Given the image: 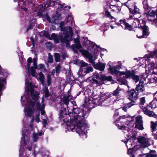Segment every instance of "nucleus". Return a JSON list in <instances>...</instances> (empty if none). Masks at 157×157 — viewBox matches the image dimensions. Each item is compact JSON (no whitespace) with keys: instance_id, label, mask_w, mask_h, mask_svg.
Returning <instances> with one entry per match:
<instances>
[{"instance_id":"a19ab883","label":"nucleus","mask_w":157,"mask_h":157,"mask_svg":"<svg viewBox=\"0 0 157 157\" xmlns=\"http://www.w3.org/2000/svg\"><path fill=\"white\" fill-rule=\"evenodd\" d=\"M137 150V149L135 148V147H134L133 148L129 149L128 150L127 153L128 154H132V153L135 152Z\"/></svg>"},{"instance_id":"6e6552de","label":"nucleus","mask_w":157,"mask_h":157,"mask_svg":"<svg viewBox=\"0 0 157 157\" xmlns=\"http://www.w3.org/2000/svg\"><path fill=\"white\" fill-rule=\"evenodd\" d=\"M74 42L75 44H73L71 46V47L73 50L75 52H77L78 50L82 48V45L80 43V41L79 38H74Z\"/></svg>"},{"instance_id":"4468645a","label":"nucleus","mask_w":157,"mask_h":157,"mask_svg":"<svg viewBox=\"0 0 157 157\" xmlns=\"http://www.w3.org/2000/svg\"><path fill=\"white\" fill-rule=\"evenodd\" d=\"M157 54V49L151 52L148 55H145L144 57V59L147 62V63H148V62H150V58H153Z\"/></svg>"},{"instance_id":"052dcab7","label":"nucleus","mask_w":157,"mask_h":157,"mask_svg":"<svg viewBox=\"0 0 157 157\" xmlns=\"http://www.w3.org/2000/svg\"><path fill=\"white\" fill-rule=\"evenodd\" d=\"M28 3L29 6V7H32L34 6V4L33 3V1L32 0H29L28 1Z\"/></svg>"},{"instance_id":"4be33fe9","label":"nucleus","mask_w":157,"mask_h":157,"mask_svg":"<svg viewBox=\"0 0 157 157\" xmlns=\"http://www.w3.org/2000/svg\"><path fill=\"white\" fill-rule=\"evenodd\" d=\"M110 62H109L108 65H109V68L108 69V71L111 72L112 75L116 74L117 75H118V71L116 70L115 67H112L110 64H109Z\"/></svg>"},{"instance_id":"aec40b11","label":"nucleus","mask_w":157,"mask_h":157,"mask_svg":"<svg viewBox=\"0 0 157 157\" xmlns=\"http://www.w3.org/2000/svg\"><path fill=\"white\" fill-rule=\"evenodd\" d=\"M55 5L56 2L54 0H47L46 4H44V6L47 8L50 6L54 7Z\"/></svg>"},{"instance_id":"412c9836","label":"nucleus","mask_w":157,"mask_h":157,"mask_svg":"<svg viewBox=\"0 0 157 157\" xmlns=\"http://www.w3.org/2000/svg\"><path fill=\"white\" fill-rule=\"evenodd\" d=\"M135 72L134 70H126V73L125 74V78H132V77L135 74Z\"/></svg>"},{"instance_id":"0e129e2a","label":"nucleus","mask_w":157,"mask_h":157,"mask_svg":"<svg viewBox=\"0 0 157 157\" xmlns=\"http://www.w3.org/2000/svg\"><path fill=\"white\" fill-rule=\"evenodd\" d=\"M157 80V77L156 78V77H154V78H151L150 82L151 83L154 82H156Z\"/></svg>"},{"instance_id":"6ab92c4d","label":"nucleus","mask_w":157,"mask_h":157,"mask_svg":"<svg viewBox=\"0 0 157 157\" xmlns=\"http://www.w3.org/2000/svg\"><path fill=\"white\" fill-rule=\"evenodd\" d=\"M121 88L118 86L117 88L114 91H113L112 94L109 95V97L113 96H115L116 97L119 96L120 91H121Z\"/></svg>"},{"instance_id":"72a5a7b5","label":"nucleus","mask_w":157,"mask_h":157,"mask_svg":"<svg viewBox=\"0 0 157 157\" xmlns=\"http://www.w3.org/2000/svg\"><path fill=\"white\" fill-rule=\"evenodd\" d=\"M36 102L35 101H33L31 100H30L29 102V107L28 108H31L34 109V107Z\"/></svg>"},{"instance_id":"a878e982","label":"nucleus","mask_w":157,"mask_h":157,"mask_svg":"<svg viewBox=\"0 0 157 157\" xmlns=\"http://www.w3.org/2000/svg\"><path fill=\"white\" fill-rule=\"evenodd\" d=\"M80 52H81L83 56L87 58L91 55L88 51L84 49L80 50Z\"/></svg>"},{"instance_id":"473e14b6","label":"nucleus","mask_w":157,"mask_h":157,"mask_svg":"<svg viewBox=\"0 0 157 157\" xmlns=\"http://www.w3.org/2000/svg\"><path fill=\"white\" fill-rule=\"evenodd\" d=\"M44 92L45 93V97L46 98H48L50 96L48 87L46 85L44 88Z\"/></svg>"},{"instance_id":"ea45409f","label":"nucleus","mask_w":157,"mask_h":157,"mask_svg":"<svg viewBox=\"0 0 157 157\" xmlns=\"http://www.w3.org/2000/svg\"><path fill=\"white\" fill-rule=\"evenodd\" d=\"M55 70L56 73L59 75L61 70V66L59 64H57V66L55 67Z\"/></svg>"},{"instance_id":"1a4fd4ad","label":"nucleus","mask_w":157,"mask_h":157,"mask_svg":"<svg viewBox=\"0 0 157 157\" xmlns=\"http://www.w3.org/2000/svg\"><path fill=\"white\" fill-rule=\"evenodd\" d=\"M26 91L27 93L30 92L31 94L32 98L34 101L37 102L39 94H34V89L31 87L30 89L28 88L26 89Z\"/></svg>"},{"instance_id":"49530a36","label":"nucleus","mask_w":157,"mask_h":157,"mask_svg":"<svg viewBox=\"0 0 157 157\" xmlns=\"http://www.w3.org/2000/svg\"><path fill=\"white\" fill-rule=\"evenodd\" d=\"M42 17L46 18L47 20L49 22H51V21L50 18L48 15V13H46V14H44L43 16Z\"/></svg>"},{"instance_id":"c9c22d12","label":"nucleus","mask_w":157,"mask_h":157,"mask_svg":"<svg viewBox=\"0 0 157 157\" xmlns=\"http://www.w3.org/2000/svg\"><path fill=\"white\" fill-rule=\"evenodd\" d=\"M128 94L129 96L131 98H133L135 97V96H134V94L135 93V90L134 89H132V90H130V91H128Z\"/></svg>"},{"instance_id":"13d9d810","label":"nucleus","mask_w":157,"mask_h":157,"mask_svg":"<svg viewBox=\"0 0 157 157\" xmlns=\"http://www.w3.org/2000/svg\"><path fill=\"white\" fill-rule=\"evenodd\" d=\"M145 102V98L142 97L140 98V103L141 105H143Z\"/></svg>"},{"instance_id":"20e7f679","label":"nucleus","mask_w":157,"mask_h":157,"mask_svg":"<svg viewBox=\"0 0 157 157\" xmlns=\"http://www.w3.org/2000/svg\"><path fill=\"white\" fill-rule=\"evenodd\" d=\"M69 34L64 35V36L62 35L58 36L57 34L55 33H52V37L54 39L55 44H57L59 43V40H60L62 44L66 43V46L69 47L70 44L69 43L68 38H69Z\"/></svg>"},{"instance_id":"5fc2aeb1","label":"nucleus","mask_w":157,"mask_h":157,"mask_svg":"<svg viewBox=\"0 0 157 157\" xmlns=\"http://www.w3.org/2000/svg\"><path fill=\"white\" fill-rule=\"evenodd\" d=\"M40 113H37L36 114L35 120L37 122H39L40 121Z\"/></svg>"},{"instance_id":"79ce46f5","label":"nucleus","mask_w":157,"mask_h":157,"mask_svg":"<svg viewBox=\"0 0 157 157\" xmlns=\"http://www.w3.org/2000/svg\"><path fill=\"white\" fill-rule=\"evenodd\" d=\"M45 106V104L43 103L42 104V107L41 108V109L40 110L41 111V115H44L45 113V112L44 110V108Z\"/></svg>"},{"instance_id":"f257e3e1","label":"nucleus","mask_w":157,"mask_h":157,"mask_svg":"<svg viewBox=\"0 0 157 157\" xmlns=\"http://www.w3.org/2000/svg\"><path fill=\"white\" fill-rule=\"evenodd\" d=\"M102 98L100 97L98 99L93 98L91 102H90L91 100L89 98H86L85 103L81 106V108L70 109V112L71 113V114L73 115V113H74V115L72 116V119L76 122V132L80 135H85L86 138L87 136V130L89 127L86 122L85 118L86 116L87 117L90 112V110L88 108L89 105H90V104L92 102L94 105H102V102L106 100V98L103 99Z\"/></svg>"},{"instance_id":"c85d7f7f","label":"nucleus","mask_w":157,"mask_h":157,"mask_svg":"<svg viewBox=\"0 0 157 157\" xmlns=\"http://www.w3.org/2000/svg\"><path fill=\"white\" fill-rule=\"evenodd\" d=\"M90 41L88 40L87 37H83V40L82 42V44L83 46H88L90 44Z\"/></svg>"},{"instance_id":"cd10ccee","label":"nucleus","mask_w":157,"mask_h":157,"mask_svg":"<svg viewBox=\"0 0 157 157\" xmlns=\"http://www.w3.org/2000/svg\"><path fill=\"white\" fill-rule=\"evenodd\" d=\"M70 97L69 96H64L62 99V101L63 103L66 105H67L68 104L69 101V98Z\"/></svg>"},{"instance_id":"5701e85b","label":"nucleus","mask_w":157,"mask_h":157,"mask_svg":"<svg viewBox=\"0 0 157 157\" xmlns=\"http://www.w3.org/2000/svg\"><path fill=\"white\" fill-rule=\"evenodd\" d=\"M40 36H44L46 38H48L50 40H52L54 39L52 38V35L51 34V37L50 36L49 34L47 31H46L45 30H44L43 31H41L40 33Z\"/></svg>"},{"instance_id":"09e8293b","label":"nucleus","mask_w":157,"mask_h":157,"mask_svg":"<svg viewBox=\"0 0 157 157\" xmlns=\"http://www.w3.org/2000/svg\"><path fill=\"white\" fill-rule=\"evenodd\" d=\"M38 139V135L37 134L34 133H33V139L34 142H36Z\"/></svg>"},{"instance_id":"680f3d73","label":"nucleus","mask_w":157,"mask_h":157,"mask_svg":"<svg viewBox=\"0 0 157 157\" xmlns=\"http://www.w3.org/2000/svg\"><path fill=\"white\" fill-rule=\"evenodd\" d=\"M22 136L23 137L22 140H23L24 144L26 145L27 143V140H26V139L25 138V136H26L25 134L23 133Z\"/></svg>"},{"instance_id":"774afa93","label":"nucleus","mask_w":157,"mask_h":157,"mask_svg":"<svg viewBox=\"0 0 157 157\" xmlns=\"http://www.w3.org/2000/svg\"><path fill=\"white\" fill-rule=\"evenodd\" d=\"M156 155L153 154H147L146 156V157H156Z\"/></svg>"},{"instance_id":"58836bf2","label":"nucleus","mask_w":157,"mask_h":157,"mask_svg":"<svg viewBox=\"0 0 157 157\" xmlns=\"http://www.w3.org/2000/svg\"><path fill=\"white\" fill-rule=\"evenodd\" d=\"M140 78V77L139 76L134 74L131 79L134 81L136 83H137L139 81Z\"/></svg>"},{"instance_id":"f3484780","label":"nucleus","mask_w":157,"mask_h":157,"mask_svg":"<svg viewBox=\"0 0 157 157\" xmlns=\"http://www.w3.org/2000/svg\"><path fill=\"white\" fill-rule=\"evenodd\" d=\"M104 11L105 12V15L106 17L109 18L111 20L114 19V20H113L112 21H115L116 19L114 18V17H113V16L111 15L110 13L108 11V8L107 7L105 8L104 10Z\"/></svg>"},{"instance_id":"b1692460","label":"nucleus","mask_w":157,"mask_h":157,"mask_svg":"<svg viewBox=\"0 0 157 157\" xmlns=\"http://www.w3.org/2000/svg\"><path fill=\"white\" fill-rule=\"evenodd\" d=\"M143 110L144 114L150 117H153V113H154L152 111H150V110H148L147 107H144V108L143 109Z\"/></svg>"},{"instance_id":"f03ea898","label":"nucleus","mask_w":157,"mask_h":157,"mask_svg":"<svg viewBox=\"0 0 157 157\" xmlns=\"http://www.w3.org/2000/svg\"><path fill=\"white\" fill-rule=\"evenodd\" d=\"M70 111V109L68 110L66 108L60 110L59 114V118L61 122H66L67 126L70 127L72 131H76V122L72 119V116H71V113Z\"/></svg>"},{"instance_id":"9b49d317","label":"nucleus","mask_w":157,"mask_h":157,"mask_svg":"<svg viewBox=\"0 0 157 157\" xmlns=\"http://www.w3.org/2000/svg\"><path fill=\"white\" fill-rule=\"evenodd\" d=\"M151 131L152 132V135L154 137L155 139L157 140V134L156 133H154V132H155L157 130L156 127L157 126V121L154 122V121H151Z\"/></svg>"},{"instance_id":"39448f33","label":"nucleus","mask_w":157,"mask_h":157,"mask_svg":"<svg viewBox=\"0 0 157 157\" xmlns=\"http://www.w3.org/2000/svg\"><path fill=\"white\" fill-rule=\"evenodd\" d=\"M143 3L145 13L147 14V15H148L149 16L154 17L155 16H156V14H157V10L155 11L152 10L150 12V11L151 9L148 5V4H147V1H143Z\"/></svg>"},{"instance_id":"2eb2a0df","label":"nucleus","mask_w":157,"mask_h":157,"mask_svg":"<svg viewBox=\"0 0 157 157\" xmlns=\"http://www.w3.org/2000/svg\"><path fill=\"white\" fill-rule=\"evenodd\" d=\"M119 21L120 22V24H123L125 26L124 28V29L128 30L129 31L133 30L132 26L127 22L124 19V20H120Z\"/></svg>"},{"instance_id":"bb28decb","label":"nucleus","mask_w":157,"mask_h":157,"mask_svg":"<svg viewBox=\"0 0 157 157\" xmlns=\"http://www.w3.org/2000/svg\"><path fill=\"white\" fill-rule=\"evenodd\" d=\"M157 101V98H155L151 102H150L149 103V105H147L146 107H147V109L148 110H150V108H151V109H152L153 105L154 103H155V101Z\"/></svg>"},{"instance_id":"c756f323","label":"nucleus","mask_w":157,"mask_h":157,"mask_svg":"<svg viewBox=\"0 0 157 157\" xmlns=\"http://www.w3.org/2000/svg\"><path fill=\"white\" fill-rule=\"evenodd\" d=\"M131 101V102L128 103H127L125 104L124 105L128 109L130 108L132 106L134 105V104L133 103H134L135 101L133 100V99L130 98H128Z\"/></svg>"},{"instance_id":"f704fd0d","label":"nucleus","mask_w":157,"mask_h":157,"mask_svg":"<svg viewBox=\"0 0 157 157\" xmlns=\"http://www.w3.org/2000/svg\"><path fill=\"white\" fill-rule=\"evenodd\" d=\"M93 71V69L91 67H88L85 68L84 69V71L86 74L89 73L90 72H92Z\"/></svg>"},{"instance_id":"6e6d98bb","label":"nucleus","mask_w":157,"mask_h":157,"mask_svg":"<svg viewBox=\"0 0 157 157\" xmlns=\"http://www.w3.org/2000/svg\"><path fill=\"white\" fill-rule=\"evenodd\" d=\"M40 80L45 79L44 76L42 72H40L39 74Z\"/></svg>"},{"instance_id":"423d86ee","label":"nucleus","mask_w":157,"mask_h":157,"mask_svg":"<svg viewBox=\"0 0 157 157\" xmlns=\"http://www.w3.org/2000/svg\"><path fill=\"white\" fill-rule=\"evenodd\" d=\"M64 22L61 21L59 24V27L61 30L63 32V34H69L70 36H73V33L72 28L70 26L63 27Z\"/></svg>"},{"instance_id":"f8f14e48","label":"nucleus","mask_w":157,"mask_h":157,"mask_svg":"<svg viewBox=\"0 0 157 157\" xmlns=\"http://www.w3.org/2000/svg\"><path fill=\"white\" fill-rule=\"evenodd\" d=\"M145 64L146 66L147 65L148 69L150 72H151V73L152 74H155L157 75V72H155L154 71V69L155 68L156 69L157 67L156 66L155 67V64L153 62H150L148 65L147 63H146V62Z\"/></svg>"},{"instance_id":"7ed1b4c3","label":"nucleus","mask_w":157,"mask_h":157,"mask_svg":"<svg viewBox=\"0 0 157 157\" xmlns=\"http://www.w3.org/2000/svg\"><path fill=\"white\" fill-rule=\"evenodd\" d=\"M138 27L140 28L142 32V35L139 36L136 35L137 37L139 39L147 38L149 36V33L148 32L149 28L146 25V22L143 19L141 20H138Z\"/></svg>"},{"instance_id":"864d4df0","label":"nucleus","mask_w":157,"mask_h":157,"mask_svg":"<svg viewBox=\"0 0 157 157\" xmlns=\"http://www.w3.org/2000/svg\"><path fill=\"white\" fill-rule=\"evenodd\" d=\"M81 67H83L87 66L88 65V64L84 62L83 60L81 61L80 62Z\"/></svg>"},{"instance_id":"9d476101","label":"nucleus","mask_w":157,"mask_h":157,"mask_svg":"<svg viewBox=\"0 0 157 157\" xmlns=\"http://www.w3.org/2000/svg\"><path fill=\"white\" fill-rule=\"evenodd\" d=\"M137 140L139 143L143 144L144 146H147L149 142L148 139L144 136H139Z\"/></svg>"},{"instance_id":"c03bdc74","label":"nucleus","mask_w":157,"mask_h":157,"mask_svg":"<svg viewBox=\"0 0 157 157\" xmlns=\"http://www.w3.org/2000/svg\"><path fill=\"white\" fill-rule=\"evenodd\" d=\"M30 73L32 76H35L36 71L35 68L33 66H32L30 68Z\"/></svg>"},{"instance_id":"4c0bfd02","label":"nucleus","mask_w":157,"mask_h":157,"mask_svg":"<svg viewBox=\"0 0 157 157\" xmlns=\"http://www.w3.org/2000/svg\"><path fill=\"white\" fill-rule=\"evenodd\" d=\"M54 56L56 62H58L60 61V55L58 53H54Z\"/></svg>"},{"instance_id":"de8ad7c7","label":"nucleus","mask_w":157,"mask_h":157,"mask_svg":"<svg viewBox=\"0 0 157 157\" xmlns=\"http://www.w3.org/2000/svg\"><path fill=\"white\" fill-rule=\"evenodd\" d=\"M34 26V23H30L27 28L26 32H28L29 30L32 29Z\"/></svg>"},{"instance_id":"37998d69","label":"nucleus","mask_w":157,"mask_h":157,"mask_svg":"<svg viewBox=\"0 0 157 157\" xmlns=\"http://www.w3.org/2000/svg\"><path fill=\"white\" fill-rule=\"evenodd\" d=\"M93 58V57L91 54L87 58L89 59L90 63H91L92 64L93 66L94 67V66L96 64L95 62L94 61Z\"/></svg>"},{"instance_id":"4d7b16f0","label":"nucleus","mask_w":157,"mask_h":157,"mask_svg":"<svg viewBox=\"0 0 157 157\" xmlns=\"http://www.w3.org/2000/svg\"><path fill=\"white\" fill-rule=\"evenodd\" d=\"M53 61V58L52 56H49L48 57V62L49 63H52Z\"/></svg>"},{"instance_id":"2f4dec72","label":"nucleus","mask_w":157,"mask_h":157,"mask_svg":"<svg viewBox=\"0 0 157 157\" xmlns=\"http://www.w3.org/2000/svg\"><path fill=\"white\" fill-rule=\"evenodd\" d=\"M26 0H14V2H17L18 6L21 5L25 6L26 4Z\"/></svg>"},{"instance_id":"ddd939ff","label":"nucleus","mask_w":157,"mask_h":157,"mask_svg":"<svg viewBox=\"0 0 157 157\" xmlns=\"http://www.w3.org/2000/svg\"><path fill=\"white\" fill-rule=\"evenodd\" d=\"M144 81L140 79L139 81V84L137 85L135 88V90L137 91V92H138L139 90L141 92H143L144 90Z\"/></svg>"},{"instance_id":"3c124183","label":"nucleus","mask_w":157,"mask_h":157,"mask_svg":"<svg viewBox=\"0 0 157 157\" xmlns=\"http://www.w3.org/2000/svg\"><path fill=\"white\" fill-rule=\"evenodd\" d=\"M45 66L44 64H41L39 65L38 66V69L41 70L42 69H44V70L46 71V69L45 68Z\"/></svg>"},{"instance_id":"603ef678","label":"nucleus","mask_w":157,"mask_h":157,"mask_svg":"<svg viewBox=\"0 0 157 157\" xmlns=\"http://www.w3.org/2000/svg\"><path fill=\"white\" fill-rule=\"evenodd\" d=\"M93 78L95 79L98 80H100L101 75L98 73H96L93 75Z\"/></svg>"},{"instance_id":"a18cd8bd","label":"nucleus","mask_w":157,"mask_h":157,"mask_svg":"<svg viewBox=\"0 0 157 157\" xmlns=\"http://www.w3.org/2000/svg\"><path fill=\"white\" fill-rule=\"evenodd\" d=\"M37 62V59L36 58H34L33 59V67L35 68V69H38Z\"/></svg>"},{"instance_id":"393cba45","label":"nucleus","mask_w":157,"mask_h":157,"mask_svg":"<svg viewBox=\"0 0 157 157\" xmlns=\"http://www.w3.org/2000/svg\"><path fill=\"white\" fill-rule=\"evenodd\" d=\"M26 115L28 117H31L33 115V112L34 109H33L31 108H28L26 109Z\"/></svg>"},{"instance_id":"7c9ffc66","label":"nucleus","mask_w":157,"mask_h":157,"mask_svg":"<svg viewBox=\"0 0 157 157\" xmlns=\"http://www.w3.org/2000/svg\"><path fill=\"white\" fill-rule=\"evenodd\" d=\"M154 17H151V16H149L148 17V21H152V24H154V25H156V24L157 23V14H156V18H154Z\"/></svg>"},{"instance_id":"dca6fc26","label":"nucleus","mask_w":157,"mask_h":157,"mask_svg":"<svg viewBox=\"0 0 157 157\" xmlns=\"http://www.w3.org/2000/svg\"><path fill=\"white\" fill-rule=\"evenodd\" d=\"M105 65V63L99 62L96 64H95L94 67L96 69L99 70L101 71H103L104 70Z\"/></svg>"},{"instance_id":"bf43d9fd","label":"nucleus","mask_w":157,"mask_h":157,"mask_svg":"<svg viewBox=\"0 0 157 157\" xmlns=\"http://www.w3.org/2000/svg\"><path fill=\"white\" fill-rule=\"evenodd\" d=\"M139 9L137 8L136 5H135L134 6V13H135V14L139 13Z\"/></svg>"},{"instance_id":"0eeeda50","label":"nucleus","mask_w":157,"mask_h":157,"mask_svg":"<svg viewBox=\"0 0 157 157\" xmlns=\"http://www.w3.org/2000/svg\"><path fill=\"white\" fill-rule=\"evenodd\" d=\"M135 119V128L140 130H143L144 128L143 124V122L141 116H138L136 117Z\"/></svg>"},{"instance_id":"e433bc0d","label":"nucleus","mask_w":157,"mask_h":157,"mask_svg":"<svg viewBox=\"0 0 157 157\" xmlns=\"http://www.w3.org/2000/svg\"><path fill=\"white\" fill-rule=\"evenodd\" d=\"M47 86H49L52 83V79L50 75L48 74L47 76Z\"/></svg>"},{"instance_id":"69168bd1","label":"nucleus","mask_w":157,"mask_h":157,"mask_svg":"<svg viewBox=\"0 0 157 157\" xmlns=\"http://www.w3.org/2000/svg\"><path fill=\"white\" fill-rule=\"evenodd\" d=\"M127 117H126V115H123V116H120L119 118L116 119V121L117 122L119 121L120 119H125Z\"/></svg>"},{"instance_id":"a211bd4d","label":"nucleus","mask_w":157,"mask_h":157,"mask_svg":"<svg viewBox=\"0 0 157 157\" xmlns=\"http://www.w3.org/2000/svg\"><path fill=\"white\" fill-rule=\"evenodd\" d=\"M113 80L111 76H107L105 75H101L100 81L101 82L111 81Z\"/></svg>"},{"instance_id":"338daca9","label":"nucleus","mask_w":157,"mask_h":157,"mask_svg":"<svg viewBox=\"0 0 157 157\" xmlns=\"http://www.w3.org/2000/svg\"><path fill=\"white\" fill-rule=\"evenodd\" d=\"M98 80L95 79V78H94L93 77L91 80V81L92 83L94 84H96L97 82H98Z\"/></svg>"},{"instance_id":"8fccbe9b","label":"nucleus","mask_w":157,"mask_h":157,"mask_svg":"<svg viewBox=\"0 0 157 157\" xmlns=\"http://www.w3.org/2000/svg\"><path fill=\"white\" fill-rule=\"evenodd\" d=\"M6 81L5 79H2L0 81V92L2 91V89L4 86L3 83Z\"/></svg>"},{"instance_id":"e2e57ef3","label":"nucleus","mask_w":157,"mask_h":157,"mask_svg":"<svg viewBox=\"0 0 157 157\" xmlns=\"http://www.w3.org/2000/svg\"><path fill=\"white\" fill-rule=\"evenodd\" d=\"M36 107L37 110H40L42 107V105H41L39 102H38L36 104Z\"/></svg>"}]
</instances>
